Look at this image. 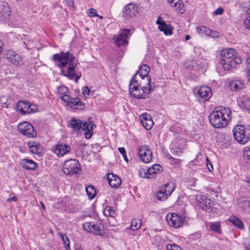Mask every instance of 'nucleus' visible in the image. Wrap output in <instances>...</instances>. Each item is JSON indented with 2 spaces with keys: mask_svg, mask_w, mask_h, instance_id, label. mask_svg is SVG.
<instances>
[{
  "mask_svg": "<svg viewBox=\"0 0 250 250\" xmlns=\"http://www.w3.org/2000/svg\"><path fill=\"white\" fill-rule=\"evenodd\" d=\"M53 59L55 64L61 68V74L71 80L75 79V82L78 83L81 75L76 74L75 68L77 64L75 62V58L73 54L69 52H61L60 54H54Z\"/></svg>",
  "mask_w": 250,
  "mask_h": 250,
  "instance_id": "1",
  "label": "nucleus"
},
{
  "mask_svg": "<svg viewBox=\"0 0 250 250\" xmlns=\"http://www.w3.org/2000/svg\"><path fill=\"white\" fill-rule=\"evenodd\" d=\"M231 113L229 107H217L210 114L209 122L214 128L224 127L231 119Z\"/></svg>",
  "mask_w": 250,
  "mask_h": 250,
  "instance_id": "2",
  "label": "nucleus"
},
{
  "mask_svg": "<svg viewBox=\"0 0 250 250\" xmlns=\"http://www.w3.org/2000/svg\"><path fill=\"white\" fill-rule=\"evenodd\" d=\"M235 50L233 48H226L223 49L220 52V63L222 65L225 70L229 71L232 68L239 64L242 62V60L239 56H236Z\"/></svg>",
  "mask_w": 250,
  "mask_h": 250,
  "instance_id": "3",
  "label": "nucleus"
},
{
  "mask_svg": "<svg viewBox=\"0 0 250 250\" xmlns=\"http://www.w3.org/2000/svg\"><path fill=\"white\" fill-rule=\"evenodd\" d=\"M69 126L74 131H78L81 130L85 131L84 135L86 139H90L93 135V130L96 127V125L88 119L87 122L83 123L80 119L71 118Z\"/></svg>",
  "mask_w": 250,
  "mask_h": 250,
  "instance_id": "4",
  "label": "nucleus"
},
{
  "mask_svg": "<svg viewBox=\"0 0 250 250\" xmlns=\"http://www.w3.org/2000/svg\"><path fill=\"white\" fill-rule=\"evenodd\" d=\"M233 133L236 141L242 145L246 144L250 139L249 130L244 125H236L233 129Z\"/></svg>",
  "mask_w": 250,
  "mask_h": 250,
  "instance_id": "5",
  "label": "nucleus"
},
{
  "mask_svg": "<svg viewBox=\"0 0 250 250\" xmlns=\"http://www.w3.org/2000/svg\"><path fill=\"white\" fill-rule=\"evenodd\" d=\"M81 170L80 164L76 159L66 161L62 167V171L66 175H72L78 174Z\"/></svg>",
  "mask_w": 250,
  "mask_h": 250,
  "instance_id": "6",
  "label": "nucleus"
},
{
  "mask_svg": "<svg viewBox=\"0 0 250 250\" xmlns=\"http://www.w3.org/2000/svg\"><path fill=\"white\" fill-rule=\"evenodd\" d=\"M18 112L21 115L30 114L35 113L38 110L36 104H31L28 101H20L16 104Z\"/></svg>",
  "mask_w": 250,
  "mask_h": 250,
  "instance_id": "7",
  "label": "nucleus"
},
{
  "mask_svg": "<svg viewBox=\"0 0 250 250\" xmlns=\"http://www.w3.org/2000/svg\"><path fill=\"white\" fill-rule=\"evenodd\" d=\"M84 230L96 235H103L104 232L103 226L98 222H85L83 224Z\"/></svg>",
  "mask_w": 250,
  "mask_h": 250,
  "instance_id": "8",
  "label": "nucleus"
},
{
  "mask_svg": "<svg viewBox=\"0 0 250 250\" xmlns=\"http://www.w3.org/2000/svg\"><path fill=\"white\" fill-rule=\"evenodd\" d=\"M4 57L15 66L21 67L24 64L23 58L13 51L10 50L7 51L4 55Z\"/></svg>",
  "mask_w": 250,
  "mask_h": 250,
  "instance_id": "9",
  "label": "nucleus"
},
{
  "mask_svg": "<svg viewBox=\"0 0 250 250\" xmlns=\"http://www.w3.org/2000/svg\"><path fill=\"white\" fill-rule=\"evenodd\" d=\"M175 186L172 183H167L160 188L156 195L159 200H165L174 191Z\"/></svg>",
  "mask_w": 250,
  "mask_h": 250,
  "instance_id": "10",
  "label": "nucleus"
},
{
  "mask_svg": "<svg viewBox=\"0 0 250 250\" xmlns=\"http://www.w3.org/2000/svg\"><path fill=\"white\" fill-rule=\"evenodd\" d=\"M138 153L140 159L144 163H148L152 159V150L147 145H144L140 146L138 148Z\"/></svg>",
  "mask_w": 250,
  "mask_h": 250,
  "instance_id": "11",
  "label": "nucleus"
},
{
  "mask_svg": "<svg viewBox=\"0 0 250 250\" xmlns=\"http://www.w3.org/2000/svg\"><path fill=\"white\" fill-rule=\"evenodd\" d=\"M18 128L21 133L29 138H33L37 135L32 125L27 122L20 123Z\"/></svg>",
  "mask_w": 250,
  "mask_h": 250,
  "instance_id": "12",
  "label": "nucleus"
},
{
  "mask_svg": "<svg viewBox=\"0 0 250 250\" xmlns=\"http://www.w3.org/2000/svg\"><path fill=\"white\" fill-rule=\"evenodd\" d=\"M130 35V30L129 29H122L118 35L114 36L113 38L114 44L117 46L127 45L128 44L127 40Z\"/></svg>",
  "mask_w": 250,
  "mask_h": 250,
  "instance_id": "13",
  "label": "nucleus"
},
{
  "mask_svg": "<svg viewBox=\"0 0 250 250\" xmlns=\"http://www.w3.org/2000/svg\"><path fill=\"white\" fill-rule=\"evenodd\" d=\"M167 219L169 226L178 228L183 225L185 217L177 213H171L167 214Z\"/></svg>",
  "mask_w": 250,
  "mask_h": 250,
  "instance_id": "14",
  "label": "nucleus"
},
{
  "mask_svg": "<svg viewBox=\"0 0 250 250\" xmlns=\"http://www.w3.org/2000/svg\"><path fill=\"white\" fill-rule=\"evenodd\" d=\"M129 92L132 96L138 99H146L147 95L150 93L149 88L146 89L136 86L129 88Z\"/></svg>",
  "mask_w": 250,
  "mask_h": 250,
  "instance_id": "15",
  "label": "nucleus"
},
{
  "mask_svg": "<svg viewBox=\"0 0 250 250\" xmlns=\"http://www.w3.org/2000/svg\"><path fill=\"white\" fill-rule=\"evenodd\" d=\"M162 167L159 164H154L146 171L143 169L139 172L140 176L142 178H151L153 175L162 170Z\"/></svg>",
  "mask_w": 250,
  "mask_h": 250,
  "instance_id": "16",
  "label": "nucleus"
},
{
  "mask_svg": "<svg viewBox=\"0 0 250 250\" xmlns=\"http://www.w3.org/2000/svg\"><path fill=\"white\" fill-rule=\"evenodd\" d=\"M52 150L58 156L62 157L70 151V146L66 144L58 143L53 147Z\"/></svg>",
  "mask_w": 250,
  "mask_h": 250,
  "instance_id": "17",
  "label": "nucleus"
},
{
  "mask_svg": "<svg viewBox=\"0 0 250 250\" xmlns=\"http://www.w3.org/2000/svg\"><path fill=\"white\" fill-rule=\"evenodd\" d=\"M212 92L208 86H201L197 90L196 96L198 98H201L203 101L208 100L211 96Z\"/></svg>",
  "mask_w": 250,
  "mask_h": 250,
  "instance_id": "18",
  "label": "nucleus"
},
{
  "mask_svg": "<svg viewBox=\"0 0 250 250\" xmlns=\"http://www.w3.org/2000/svg\"><path fill=\"white\" fill-rule=\"evenodd\" d=\"M156 22L158 25V29L160 31H163L165 35H170L172 34L171 26L167 24L161 17H158Z\"/></svg>",
  "mask_w": 250,
  "mask_h": 250,
  "instance_id": "19",
  "label": "nucleus"
},
{
  "mask_svg": "<svg viewBox=\"0 0 250 250\" xmlns=\"http://www.w3.org/2000/svg\"><path fill=\"white\" fill-rule=\"evenodd\" d=\"M138 12V6L133 3L127 4L125 8L124 14L126 18L135 16Z\"/></svg>",
  "mask_w": 250,
  "mask_h": 250,
  "instance_id": "20",
  "label": "nucleus"
},
{
  "mask_svg": "<svg viewBox=\"0 0 250 250\" xmlns=\"http://www.w3.org/2000/svg\"><path fill=\"white\" fill-rule=\"evenodd\" d=\"M139 119L142 125L146 130H149L151 128L153 125V122L149 114L143 113L139 117Z\"/></svg>",
  "mask_w": 250,
  "mask_h": 250,
  "instance_id": "21",
  "label": "nucleus"
},
{
  "mask_svg": "<svg viewBox=\"0 0 250 250\" xmlns=\"http://www.w3.org/2000/svg\"><path fill=\"white\" fill-rule=\"evenodd\" d=\"M107 180L109 185L114 188H118L122 183L121 179L113 173H109L107 175Z\"/></svg>",
  "mask_w": 250,
  "mask_h": 250,
  "instance_id": "22",
  "label": "nucleus"
},
{
  "mask_svg": "<svg viewBox=\"0 0 250 250\" xmlns=\"http://www.w3.org/2000/svg\"><path fill=\"white\" fill-rule=\"evenodd\" d=\"M0 16L2 18V20L7 21L11 16V10L10 7L7 3H3L0 7Z\"/></svg>",
  "mask_w": 250,
  "mask_h": 250,
  "instance_id": "23",
  "label": "nucleus"
},
{
  "mask_svg": "<svg viewBox=\"0 0 250 250\" xmlns=\"http://www.w3.org/2000/svg\"><path fill=\"white\" fill-rule=\"evenodd\" d=\"M198 206L203 210H206L210 207V200L206 197L200 195L197 196Z\"/></svg>",
  "mask_w": 250,
  "mask_h": 250,
  "instance_id": "24",
  "label": "nucleus"
},
{
  "mask_svg": "<svg viewBox=\"0 0 250 250\" xmlns=\"http://www.w3.org/2000/svg\"><path fill=\"white\" fill-rule=\"evenodd\" d=\"M140 79V87L145 89H150V92L154 88V85L152 86L151 83V78L149 76L139 77Z\"/></svg>",
  "mask_w": 250,
  "mask_h": 250,
  "instance_id": "25",
  "label": "nucleus"
},
{
  "mask_svg": "<svg viewBox=\"0 0 250 250\" xmlns=\"http://www.w3.org/2000/svg\"><path fill=\"white\" fill-rule=\"evenodd\" d=\"M237 102L242 109L250 111V98L249 97L241 96L238 97Z\"/></svg>",
  "mask_w": 250,
  "mask_h": 250,
  "instance_id": "26",
  "label": "nucleus"
},
{
  "mask_svg": "<svg viewBox=\"0 0 250 250\" xmlns=\"http://www.w3.org/2000/svg\"><path fill=\"white\" fill-rule=\"evenodd\" d=\"M168 2L172 7L174 8L175 10H177L181 14L184 13V4L181 0H168Z\"/></svg>",
  "mask_w": 250,
  "mask_h": 250,
  "instance_id": "27",
  "label": "nucleus"
},
{
  "mask_svg": "<svg viewBox=\"0 0 250 250\" xmlns=\"http://www.w3.org/2000/svg\"><path fill=\"white\" fill-rule=\"evenodd\" d=\"M28 146L31 153L39 155L42 152V147L38 142H29Z\"/></svg>",
  "mask_w": 250,
  "mask_h": 250,
  "instance_id": "28",
  "label": "nucleus"
},
{
  "mask_svg": "<svg viewBox=\"0 0 250 250\" xmlns=\"http://www.w3.org/2000/svg\"><path fill=\"white\" fill-rule=\"evenodd\" d=\"M229 87L232 91H238L244 87V83L240 80H234L229 82Z\"/></svg>",
  "mask_w": 250,
  "mask_h": 250,
  "instance_id": "29",
  "label": "nucleus"
},
{
  "mask_svg": "<svg viewBox=\"0 0 250 250\" xmlns=\"http://www.w3.org/2000/svg\"><path fill=\"white\" fill-rule=\"evenodd\" d=\"M21 164L22 167L29 170H34L37 167V164L32 160L23 159Z\"/></svg>",
  "mask_w": 250,
  "mask_h": 250,
  "instance_id": "30",
  "label": "nucleus"
},
{
  "mask_svg": "<svg viewBox=\"0 0 250 250\" xmlns=\"http://www.w3.org/2000/svg\"><path fill=\"white\" fill-rule=\"evenodd\" d=\"M237 203L242 209L250 212V201L245 198H241L237 200Z\"/></svg>",
  "mask_w": 250,
  "mask_h": 250,
  "instance_id": "31",
  "label": "nucleus"
},
{
  "mask_svg": "<svg viewBox=\"0 0 250 250\" xmlns=\"http://www.w3.org/2000/svg\"><path fill=\"white\" fill-rule=\"evenodd\" d=\"M150 71L149 66L146 64L142 65L136 74H138L139 77L149 76L148 74Z\"/></svg>",
  "mask_w": 250,
  "mask_h": 250,
  "instance_id": "32",
  "label": "nucleus"
},
{
  "mask_svg": "<svg viewBox=\"0 0 250 250\" xmlns=\"http://www.w3.org/2000/svg\"><path fill=\"white\" fill-rule=\"evenodd\" d=\"M199 34H205L207 36H212L214 37L216 34V32L211 31L208 28L205 26H201L197 28Z\"/></svg>",
  "mask_w": 250,
  "mask_h": 250,
  "instance_id": "33",
  "label": "nucleus"
},
{
  "mask_svg": "<svg viewBox=\"0 0 250 250\" xmlns=\"http://www.w3.org/2000/svg\"><path fill=\"white\" fill-rule=\"evenodd\" d=\"M229 221L239 229H243L244 228L242 221L235 216H230Z\"/></svg>",
  "mask_w": 250,
  "mask_h": 250,
  "instance_id": "34",
  "label": "nucleus"
},
{
  "mask_svg": "<svg viewBox=\"0 0 250 250\" xmlns=\"http://www.w3.org/2000/svg\"><path fill=\"white\" fill-rule=\"evenodd\" d=\"M58 234L61 237L62 240L66 250H71L70 249V241L68 237L62 232H59Z\"/></svg>",
  "mask_w": 250,
  "mask_h": 250,
  "instance_id": "35",
  "label": "nucleus"
},
{
  "mask_svg": "<svg viewBox=\"0 0 250 250\" xmlns=\"http://www.w3.org/2000/svg\"><path fill=\"white\" fill-rule=\"evenodd\" d=\"M84 104L79 98H72L68 105L71 107L75 108V106H80L83 105Z\"/></svg>",
  "mask_w": 250,
  "mask_h": 250,
  "instance_id": "36",
  "label": "nucleus"
},
{
  "mask_svg": "<svg viewBox=\"0 0 250 250\" xmlns=\"http://www.w3.org/2000/svg\"><path fill=\"white\" fill-rule=\"evenodd\" d=\"M87 195L90 199L94 198L96 194V191L94 187L92 186H88L85 188Z\"/></svg>",
  "mask_w": 250,
  "mask_h": 250,
  "instance_id": "37",
  "label": "nucleus"
},
{
  "mask_svg": "<svg viewBox=\"0 0 250 250\" xmlns=\"http://www.w3.org/2000/svg\"><path fill=\"white\" fill-rule=\"evenodd\" d=\"M141 226V221L139 219H134L132 220L131 224V229L136 230L140 228Z\"/></svg>",
  "mask_w": 250,
  "mask_h": 250,
  "instance_id": "38",
  "label": "nucleus"
},
{
  "mask_svg": "<svg viewBox=\"0 0 250 250\" xmlns=\"http://www.w3.org/2000/svg\"><path fill=\"white\" fill-rule=\"evenodd\" d=\"M104 214L106 216L113 217L115 216L116 213L115 210L113 209L111 207H106L104 210Z\"/></svg>",
  "mask_w": 250,
  "mask_h": 250,
  "instance_id": "39",
  "label": "nucleus"
},
{
  "mask_svg": "<svg viewBox=\"0 0 250 250\" xmlns=\"http://www.w3.org/2000/svg\"><path fill=\"white\" fill-rule=\"evenodd\" d=\"M139 76L138 74H135L131 80V82L129 85V88H131L133 86H140V81L138 79Z\"/></svg>",
  "mask_w": 250,
  "mask_h": 250,
  "instance_id": "40",
  "label": "nucleus"
},
{
  "mask_svg": "<svg viewBox=\"0 0 250 250\" xmlns=\"http://www.w3.org/2000/svg\"><path fill=\"white\" fill-rule=\"evenodd\" d=\"M244 157L247 161V163L250 166V149L249 147L245 148Z\"/></svg>",
  "mask_w": 250,
  "mask_h": 250,
  "instance_id": "41",
  "label": "nucleus"
},
{
  "mask_svg": "<svg viewBox=\"0 0 250 250\" xmlns=\"http://www.w3.org/2000/svg\"><path fill=\"white\" fill-rule=\"evenodd\" d=\"M210 229L211 230L214 231V232H220L221 229L220 223L218 222L212 223L210 226Z\"/></svg>",
  "mask_w": 250,
  "mask_h": 250,
  "instance_id": "42",
  "label": "nucleus"
},
{
  "mask_svg": "<svg viewBox=\"0 0 250 250\" xmlns=\"http://www.w3.org/2000/svg\"><path fill=\"white\" fill-rule=\"evenodd\" d=\"M67 92L68 89L64 86H61L58 88V95L60 97L62 95L67 94Z\"/></svg>",
  "mask_w": 250,
  "mask_h": 250,
  "instance_id": "43",
  "label": "nucleus"
},
{
  "mask_svg": "<svg viewBox=\"0 0 250 250\" xmlns=\"http://www.w3.org/2000/svg\"><path fill=\"white\" fill-rule=\"evenodd\" d=\"M181 160L176 158H172L169 161V163L172 165L179 166L180 164Z\"/></svg>",
  "mask_w": 250,
  "mask_h": 250,
  "instance_id": "44",
  "label": "nucleus"
},
{
  "mask_svg": "<svg viewBox=\"0 0 250 250\" xmlns=\"http://www.w3.org/2000/svg\"><path fill=\"white\" fill-rule=\"evenodd\" d=\"M60 98L62 101L67 103L68 104H69L70 100L72 98L70 96L66 95V94L61 96Z\"/></svg>",
  "mask_w": 250,
  "mask_h": 250,
  "instance_id": "45",
  "label": "nucleus"
},
{
  "mask_svg": "<svg viewBox=\"0 0 250 250\" xmlns=\"http://www.w3.org/2000/svg\"><path fill=\"white\" fill-rule=\"evenodd\" d=\"M244 24L247 29H250V15L244 21Z\"/></svg>",
  "mask_w": 250,
  "mask_h": 250,
  "instance_id": "46",
  "label": "nucleus"
},
{
  "mask_svg": "<svg viewBox=\"0 0 250 250\" xmlns=\"http://www.w3.org/2000/svg\"><path fill=\"white\" fill-rule=\"evenodd\" d=\"M172 153L176 156H180L182 153V151L180 148L174 149L171 151Z\"/></svg>",
  "mask_w": 250,
  "mask_h": 250,
  "instance_id": "47",
  "label": "nucleus"
},
{
  "mask_svg": "<svg viewBox=\"0 0 250 250\" xmlns=\"http://www.w3.org/2000/svg\"><path fill=\"white\" fill-rule=\"evenodd\" d=\"M88 15L91 17L99 16V15L97 14L96 10L93 8L90 9Z\"/></svg>",
  "mask_w": 250,
  "mask_h": 250,
  "instance_id": "48",
  "label": "nucleus"
},
{
  "mask_svg": "<svg viewBox=\"0 0 250 250\" xmlns=\"http://www.w3.org/2000/svg\"><path fill=\"white\" fill-rule=\"evenodd\" d=\"M64 2L70 8H73L74 7V2L72 0H64Z\"/></svg>",
  "mask_w": 250,
  "mask_h": 250,
  "instance_id": "49",
  "label": "nucleus"
},
{
  "mask_svg": "<svg viewBox=\"0 0 250 250\" xmlns=\"http://www.w3.org/2000/svg\"><path fill=\"white\" fill-rule=\"evenodd\" d=\"M207 166L208 168L210 171H211L213 169L212 165L210 161L208 160V158H207Z\"/></svg>",
  "mask_w": 250,
  "mask_h": 250,
  "instance_id": "50",
  "label": "nucleus"
},
{
  "mask_svg": "<svg viewBox=\"0 0 250 250\" xmlns=\"http://www.w3.org/2000/svg\"><path fill=\"white\" fill-rule=\"evenodd\" d=\"M90 90L87 86H84L83 89V93L84 95H89Z\"/></svg>",
  "mask_w": 250,
  "mask_h": 250,
  "instance_id": "51",
  "label": "nucleus"
},
{
  "mask_svg": "<svg viewBox=\"0 0 250 250\" xmlns=\"http://www.w3.org/2000/svg\"><path fill=\"white\" fill-rule=\"evenodd\" d=\"M223 9L222 8H217L215 11L214 14L218 15H221L223 13Z\"/></svg>",
  "mask_w": 250,
  "mask_h": 250,
  "instance_id": "52",
  "label": "nucleus"
},
{
  "mask_svg": "<svg viewBox=\"0 0 250 250\" xmlns=\"http://www.w3.org/2000/svg\"><path fill=\"white\" fill-rule=\"evenodd\" d=\"M119 151L123 155L126 154V151L124 147H121L118 148Z\"/></svg>",
  "mask_w": 250,
  "mask_h": 250,
  "instance_id": "53",
  "label": "nucleus"
},
{
  "mask_svg": "<svg viewBox=\"0 0 250 250\" xmlns=\"http://www.w3.org/2000/svg\"><path fill=\"white\" fill-rule=\"evenodd\" d=\"M247 81L250 83V65L248 66V71L246 73Z\"/></svg>",
  "mask_w": 250,
  "mask_h": 250,
  "instance_id": "54",
  "label": "nucleus"
},
{
  "mask_svg": "<svg viewBox=\"0 0 250 250\" xmlns=\"http://www.w3.org/2000/svg\"><path fill=\"white\" fill-rule=\"evenodd\" d=\"M173 158V157H172L171 155L169 154L166 156V158L169 161H170L171 160V158Z\"/></svg>",
  "mask_w": 250,
  "mask_h": 250,
  "instance_id": "55",
  "label": "nucleus"
},
{
  "mask_svg": "<svg viewBox=\"0 0 250 250\" xmlns=\"http://www.w3.org/2000/svg\"><path fill=\"white\" fill-rule=\"evenodd\" d=\"M17 200H18L17 197H16V196H13V197H12L11 198V200H12V201H14V202H16V201H17Z\"/></svg>",
  "mask_w": 250,
  "mask_h": 250,
  "instance_id": "56",
  "label": "nucleus"
},
{
  "mask_svg": "<svg viewBox=\"0 0 250 250\" xmlns=\"http://www.w3.org/2000/svg\"><path fill=\"white\" fill-rule=\"evenodd\" d=\"M3 46V42L1 40H0V49H1V50L2 49Z\"/></svg>",
  "mask_w": 250,
  "mask_h": 250,
  "instance_id": "57",
  "label": "nucleus"
},
{
  "mask_svg": "<svg viewBox=\"0 0 250 250\" xmlns=\"http://www.w3.org/2000/svg\"><path fill=\"white\" fill-rule=\"evenodd\" d=\"M40 204H41V206H42V208L43 209H45V206H44V205L43 204V203L42 202H40Z\"/></svg>",
  "mask_w": 250,
  "mask_h": 250,
  "instance_id": "58",
  "label": "nucleus"
},
{
  "mask_svg": "<svg viewBox=\"0 0 250 250\" xmlns=\"http://www.w3.org/2000/svg\"><path fill=\"white\" fill-rule=\"evenodd\" d=\"M190 38V37L189 35H186V37H185V40L186 41H188V40H189V39Z\"/></svg>",
  "mask_w": 250,
  "mask_h": 250,
  "instance_id": "59",
  "label": "nucleus"
},
{
  "mask_svg": "<svg viewBox=\"0 0 250 250\" xmlns=\"http://www.w3.org/2000/svg\"><path fill=\"white\" fill-rule=\"evenodd\" d=\"M123 157L125 161H126V162L128 161V159L127 158V156H126V154L125 155H123Z\"/></svg>",
  "mask_w": 250,
  "mask_h": 250,
  "instance_id": "60",
  "label": "nucleus"
},
{
  "mask_svg": "<svg viewBox=\"0 0 250 250\" xmlns=\"http://www.w3.org/2000/svg\"><path fill=\"white\" fill-rule=\"evenodd\" d=\"M75 250H83V249L81 247H78L75 248Z\"/></svg>",
  "mask_w": 250,
  "mask_h": 250,
  "instance_id": "61",
  "label": "nucleus"
},
{
  "mask_svg": "<svg viewBox=\"0 0 250 250\" xmlns=\"http://www.w3.org/2000/svg\"><path fill=\"white\" fill-rule=\"evenodd\" d=\"M246 181L248 183H250V178H248L247 180H246Z\"/></svg>",
  "mask_w": 250,
  "mask_h": 250,
  "instance_id": "62",
  "label": "nucleus"
},
{
  "mask_svg": "<svg viewBox=\"0 0 250 250\" xmlns=\"http://www.w3.org/2000/svg\"><path fill=\"white\" fill-rule=\"evenodd\" d=\"M97 17H99L101 19H103V17L102 16H99H99H97Z\"/></svg>",
  "mask_w": 250,
  "mask_h": 250,
  "instance_id": "63",
  "label": "nucleus"
},
{
  "mask_svg": "<svg viewBox=\"0 0 250 250\" xmlns=\"http://www.w3.org/2000/svg\"><path fill=\"white\" fill-rule=\"evenodd\" d=\"M249 232H250V227H249Z\"/></svg>",
  "mask_w": 250,
  "mask_h": 250,
  "instance_id": "64",
  "label": "nucleus"
}]
</instances>
